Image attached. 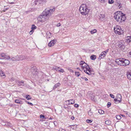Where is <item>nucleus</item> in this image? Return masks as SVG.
Listing matches in <instances>:
<instances>
[{"label":"nucleus","mask_w":131,"mask_h":131,"mask_svg":"<svg viewBox=\"0 0 131 131\" xmlns=\"http://www.w3.org/2000/svg\"><path fill=\"white\" fill-rule=\"evenodd\" d=\"M106 55L103 52L101 53V54L100 55L99 59H101L103 58Z\"/></svg>","instance_id":"dca6fc26"},{"label":"nucleus","mask_w":131,"mask_h":131,"mask_svg":"<svg viewBox=\"0 0 131 131\" xmlns=\"http://www.w3.org/2000/svg\"><path fill=\"white\" fill-rule=\"evenodd\" d=\"M97 31V30L96 29H94L92 30H91L90 32L91 34H94L96 33Z\"/></svg>","instance_id":"2f4dec72"},{"label":"nucleus","mask_w":131,"mask_h":131,"mask_svg":"<svg viewBox=\"0 0 131 131\" xmlns=\"http://www.w3.org/2000/svg\"><path fill=\"white\" fill-rule=\"evenodd\" d=\"M115 19L119 22H122L126 19L125 15L123 14L121 12L116 13L114 16Z\"/></svg>","instance_id":"f03ea898"},{"label":"nucleus","mask_w":131,"mask_h":131,"mask_svg":"<svg viewBox=\"0 0 131 131\" xmlns=\"http://www.w3.org/2000/svg\"><path fill=\"white\" fill-rule=\"evenodd\" d=\"M86 131H89V130H86Z\"/></svg>","instance_id":"680f3d73"},{"label":"nucleus","mask_w":131,"mask_h":131,"mask_svg":"<svg viewBox=\"0 0 131 131\" xmlns=\"http://www.w3.org/2000/svg\"><path fill=\"white\" fill-rule=\"evenodd\" d=\"M81 78H82L83 79L85 80V81H87L88 80V79L86 77L83 78V77H81Z\"/></svg>","instance_id":"a18cd8bd"},{"label":"nucleus","mask_w":131,"mask_h":131,"mask_svg":"<svg viewBox=\"0 0 131 131\" xmlns=\"http://www.w3.org/2000/svg\"><path fill=\"white\" fill-rule=\"evenodd\" d=\"M129 53H130V55H131V51Z\"/></svg>","instance_id":"13d9d810"},{"label":"nucleus","mask_w":131,"mask_h":131,"mask_svg":"<svg viewBox=\"0 0 131 131\" xmlns=\"http://www.w3.org/2000/svg\"><path fill=\"white\" fill-rule=\"evenodd\" d=\"M89 5L87 4H83L80 6L79 10L81 13L83 15H85L88 13L89 11L88 9Z\"/></svg>","instance_id":"7ed1b4c3"},{"label":"nucleus","mask_w":131,"mask_h":131,"mask_svg":"<svg viewBox=\"0 0 131 131\" xmlns=\"http://www.w3.org/2000/svg\"><path fill=\"white\" fill-rule=\"evenodd\" d=\"M118 5H118V7H119V8H121V7L122 6V5L121 4V3H118Z\"/></svg>","instance_id":"49530a36"},{"label":"nucleus","mask_w":131,"mask_h":131,"mask_svg":"<svg viewBox=\"0 0 131 131\" xmlns=\"http://www.w3.org/2000/svg\"><path fill=\"white\" fill-rule=\"evenodd\" d=\"M0 56L3 58H5V54L4 53H1L0 55Z\"/></svg>","instance_id":"a878e982"},{"label":"nucleus","mask_w":131,"mask_h":131,"mask_svg":"<svg viewBox=\"0 0 131 131\" xmlns=\"http://www.w3.org/2000/svg\"><path fill=\"white\" fill-rule=\"evenodd\" d=\"M5 125L8 127H11L12 126V124L10 123L9 122H7Z\"/></svg>","instance_id":"b1692460"},{"label":"nucleus","mask_w":131,"mask_h":131,"mask_svg":"<svg viewBox=\"0 0 131 131\" xmlns=\"http://www.w3.org/2000/svg\"><path fill=\"white\" fill-rule=\"evenodd\" d=\"M98 112L100 114H103L104 113V112L102 110H98Z\"/></svg>","instance_id":"bb28decb"},{"label":"nucleus","mask_w":131,"mask_h":131,"mask_svg":"<svg viewBox=\"0 0 131 131\" xmlns=\"http://www.w3.org/2000/svg\"><path fill=\"white\" fill-rule=\"evenodd\" d=\"M71 118L72 120H73L74 119V116H72L71 117Z\"/></svg>","instance_id":"603ef678"},{"label":"nucleus","mask_w":131,"mask_h":131,"mask_svg":"<svg viewBox=\"0 0 131 131\" xmlns=\"http://www.w3.org/2000/svg\"><path fill=\"white\" fill-rule=\"evenodd\" d=\"M88 114L90 116H91L93 115V113L91 111V110H90L88 112Z\"/></svg>","instance_id":"473e14b6"},{"label":"nucleus","mask_w":131,"mask_h":131,"mask_svg":"<svg viewBox=\"0 0 131 131\" xmlns=\"http://www.w3.org/2000/svg\"><path fill=\"white\" fill-rule=\"evenodd\" d=\"M22 101L19 100H15V102L16 103L21 104Z\"/></svg>","instance_id":"c85d7f7f"},{"label":"nucleus","mask_w":131,"mask_h":131,"mask_svg":"<svg viewBox=\"0 0 131 131\" xmlns=\"http://www.w3.org/2000/svg\"><path fill=\"white\" fill-rule=\"evenodd\" d=\"M53 68L55 70H56L57 71H58L59 70V67H53Z\"/></svg>","instance_id":"a19ab883"},{"label":"nucleus","mask_w":131,"mask_h":131,"mask_svg":"<svg viewBox=\"0 0 131 131\" xmlns=\"http://www.w3.org/2000/svg\"><path fill=\"white\" fill-rule=\"evenodd\" d=\"M40 117L41 118H44V117H45V116L44 115H40Z\"/></svg>","instance_id":"09e8293b"},{"label":"nucleus","mask_w":131,"mask_h":131,"mask_svg":"<svg viewBox=\"0 0 131 131\" xmlns=\"http://www.w3.org/2000/svg\"><path fill=\"white\" fill-rule=\"evenodd\" d=\"M44 2L43 0H35L34 3L35 5H36L43 4Z\"/></svg>","instance_id":"9d476101"},{"label":"nucleus","mask_w":131,"mask_h":131,"mask_svg":"<svg viewBox=\"0 0 131 131\" xmlns=\"http://www.w3.org/2000/svg\"><path fill=\"white\" fill-rule=\"evenodd\" d=\"M77 69L80 70V69L79 68H77Z\"/></svg>","instance_id":"5fc2aeb1"},{"label":"nucleus","mask_w":131,"mask_h":131,"mask_svg":"<svg viewBox=\"0 0 131 131\" xmlns=\"http://www.w3.org/2000/svg\"><path fill=\"white\" fill-rule=\"evenodd\" d=\"M84 71L89 75H91L92 74L93 71L90 67L89 65L85 63L83 67H81Z\"/></svg>","instance_id":"39448f33"},{"label":"nucleus","mask_w":131,"mask_h":131,"mask_svg":"<svg viewBox=\"0 0 131 131\" xmlns=\"http://www.w3.org/2000/svg\"><path fill=\"white\" fill-rule=\"evenodd\" d=\"M86 122L88 123H91L92 122V120L91 119H87L86 120Z\"/></svg>","instance_id":"58836bf2"},{"label":"nucleus","mask_w":131,"mask_h":131,"mask_svg":"<svg viewBox=\"0 0 131 131\" xmlns=\"http://www.w3.org/2000/svg\"><path fill=\"white\" fill-rule=\"evenodd\" d=\"M99 19L100 20H102L105 18V16L103 14H100L99 15Z\"/></svg>","instance_id":"f3484780"},{"label":"nucleus","mask_w":131,"mask_h":131,"mask_svg":"<svg viewBox=\"0 0 131 131\" xmlns=\"http://www.w3.org/2000/svg\"><path fill=\"white\" fill-rule=\"evenodd\" d=\"M105 123L106 124L110 125L111 124V122L109 120H107L105 121Z\"/></svg>","instance_id":"5701e85b"},{"label":"nucleus","mask_w":131,"mask_h":131,"mask_svg":"<svg viewBox=\"0 0 131 131\" xmlns=\"http://www.w3.org/2000/svg\"><path fill=\"white\" fill-rule=\"evenodd\" d=\"M37 28V27L34 25H32L31 27V30L29 32V33L30 35H31L34 32V30Z\"/></svg>","instance_id":"9b49d317"},{"label":"nucleus","mask_w":131,"mask_h":131,"mask_svg":"<svg viewBox=\"0 0 131 131\" xmlns=\"http://www.w3.org/2000/svg\"><path fill=\"white\" fill-rule=\"evenodd\" d=\"M124 42L122 40L119 41L117 42V46L118 47L120 48H123L124 47Z\"/></svg>","instance_id":"6e6552de"},{"label":"nucleus","mask_w":131,"mask_h":131,"mask_svg":"<svg viewBox=\"0 0 131 131\" xmlns=\"http://www.w3.org/2000/svg\"><path fill=\"white\" fill-rule=\"evenodd\" d=\"M11 60L13 61H18L17 56L16 57H13L11 58Z\"/></svg>","instance_id":"cd10ccee"},{"label":"nucleus","mask_w":131,"mask_h":131,"mask_svg":"<svg viewBox=\"0 0 131 131\" xmlns=\"http://www.w3.org/2000/svg\"><path fill=\"white\" fill-rule=\"evenodd\" d=\"M116 97V98L118 99V100H119L120 101H121L122 96L121 94H117Z\"/></svg>","instance_id":"aec40b11"},{"label":"nucleus","mask_w":131,"mask_h":131,"mask_svg":"<svg viewBox=\"0 0 131 131\" xmlns=\"http://www.w3.org/2000/svg\"><path fill=\"white\" fill-rule=\"evenodd\" d=\"M68 102V105L73 104L74 103V100H70L67 101Z\"/></svg>","instance_id":"4468645a"},{"label":"nucleus","mask_w":131,"mask_h":131,"mask_svg":"<svg viewBox=\"0 0 131 131\" xmlns=\"http://www.w3.org/2000/svg\"><path fill=\"white\" fill-rule=\"evenodd\" d=\"M116 118L118 120L121 119V116L119 115H116Z\"/></svg>","instance_id":"7c9ffc66"},{"label":"nucleus","mask_w":131,"mask_h":131,"mask_svg":"<svg viewBox=\"0 0 131 131\" xmlns=\"http://www.w3.org/2000/svg\"><path fill=\"white\" fill-rule=\"evenodd\" d=\"M75 75L76 76L79 77L80 75V74L79 72H75Z\"/></svg>","instance_id":"c9c22d12"},{"label":"nucleus","mask_w":131,"mask_h":131,"mask_svg":"<svg viewBox=\"0 0 131 131\" xmlns=\"http://www.w3.org/2000/svg\"><path fill=\"white\" fill-rule=\"evenodd\" d=\"M18 57V61L20 60H23L25 59L27 61H29L30 60L29 59V57H25V56L23 55H20L19 56H18L17 55Z\"/></svg>","instance_id":"0eeeda50"},{"label":"nucleus","mask_w":131,"mask_h":131,"mask_svg":"<svg viewBox=\"0 0 131 131\" xmlns=\"http://www.w3.org/2000/svg\"><path fill=\"white\" fill-rule=\"evenodd\" d=\"M96 56L94 55H92L90 57V58L91 60H94L96 58Z\"/></svg>","instance_id":"393cba45"},{"label":"nucleus","mask_w":131,"mask_h":131,"mask_svg":"<svg viewBox=\"0 0 131 131\" xmlns=\"http://www.w3.org/2000/svg\"><path fill=\"white\" fill-rule=\"evenodd\" d=\"M114 2V1L113 0H109L108 3L110 4H112Z\"/></svg>","instance_id":"f704fd0d"},{"label":"nucleus","mask_w":131,"mask_h":131,"mask_svg":"<svg viewBox=\"0 0 131 131\" xmlns=\"http://www.w3.org/2000/svg\"><path fill=\"white\" fill-rule=\"evenodd\" d=\"M84 64H85V63L84 61H81L80 64V66H81V67H83V65Z\"/></svg>","instance_id":"c756f323"},{"label":"nucleus","mask_w":131,"mask_h":131,"mask_svg":"<svg viewBox=\"0 0 131 131\" xmlns=\"http://www.w3.org/2000/svg\"><path fill=\"white\" fill-rule=\"evenodd\" d=\"M75 126V127L77 128V125H76Z\"/></svg>","instance_id":"bf43d9fd"},{"label":"nucleus","mask_w":131,"mask_h":131,"mask_svg":"<svg viewBox=\"0 0 131 131\" xmlns=\"http://www.w3.org/2000/svg\"><path fill=\"white\" fill-rule=\"evenodd\" d=\"M52 36V34L50 32L47 31L46 33V37L48 38H49Z\"/></svg>","instance_id":"ddd939ff"},{"label":"nucleus","mask_w":131,"mask_h":131,"mask_svg":"<svg viewBox=\"0 0 131 131\" xmlns=\"http://www.w3.org/2000/svg\"><path fill=\"white\" fill-rule=\"evenodd\" d=\"M55 10L54 8L52 9L49 8L46 9L38 17V21L43 23L47 20Z\"/></svg>","instance_id":"f257e3e1"},{"label":"nucleus","mask_w":131,"mask_h":131,"mask_svg":"<svg viewBox=\"0 0 131 131\" xmlns=\"http://www.w3.org/2000/svg\"><path fill=\"white\" fill-rule=\"evenodd\" d=\"M14 2H12L11 3H10V4H14Z\"/></svg>","instance_id":"4d7b16f0"},{"label":"nucleus","mask_w":131,"mask_h":131,"mask_svg":"<svg viewBox=\"0 0 131 131\" xmlns=\"http://www.w3.org/2000/svg\"><path fill=\"white\" fill-rule=\"evenodd\" d=\"M61 24L60 23H59L58 24H57L56 25V26L57 27H59L60 26H61Z\"/></svg>","instance_id":"c03bdc74"},{"label":"nucleus","mask_w":131,"mask_h":131,"mask_svg":"<svg viewBox=\"0 0 131 131\" xmlns=\"http://www.w3.org/2000/svg\"><path fill=\"white\" fill-rule=\"evenodd\" d=\"M61 131H66L65 130H64V129H62L61 130Z\"/></svg>","instance_id":"6e6d98bb"},{"label":"nucleus","mask_w":131,"mask_h":131,"mask_svg":"<svg viewBox=\"0 0 131 131\" xmlns=\"http://www.w3.org/2000/svg\"><path fill=\"white\" fill-rule=\"evenodd\" d=\"M26 98L27 100H30L31 99V98L30 97V96L28 95L26 96Z\"/></svg>","instance_id":"72a5a7b5"},{"label":"nucleus","mask_w":131,"mask_h":131,"mask_svg":"<svg viewBox=\"0 0 131 131\" xmlns=\"http://www.w3.org/2000/svg\"><path fill=\"white\" fill-rule=\"evenodd\" d=\"M60 85V84L59 83H58L55 84L53 88V89L54 90L56 88L59 86Z\"/></svg>","instance_id":"412c9836"},{"label":"nucleus","mask_w":131,"mask_h":131,"mask_svg":"<svg viewBox=\"0 0 131 131\" xmlns=\"http://www.w3.org/2000/svg\"><path fill=\"white\" fill-rule=\"evenodd\" d=\"M99 1L101 3H104L106 1V0H99Z\"/></svg>","instance_id":"4c0bfd02"},{"label":"nucleus","mask_w":131,"mask_h":131,"mask_svg":"<svg viewBox=\"0 0 131 131\" xmlns=\"http://www.w3.org/2000/svg\"><path fill=\"white\" fill-rule=\"evenodd\" d=\"M115 33L117 34L121 35L123 33V31L121 29L120 27L118 26H116L114 28Z\"/></svg>","instance_id":"423d86ee"},{"label":"nucleus","mask_w":131,"mask_h":131,"mask_svg":"<svg viewBox=\"0 0 131 131\" xmlns=\"http://www.w3.org/2000/svg\"><path fill=\"white\" fill-rule=\"evenodd\" d=\"M110 96L113 99L114 98V96L112 94H110Z\"/></svg>","instance_id":"79ce46f5"},{"label":"nucleus","mask_w":131,"mask_h":131,"mask_svg":"<svg viewBox=\"0 0 131 131\" xmlns=\"http://www.w3.org/2000/svg\"><path fill=\"white\" fill-rule=\"evenodd\" d=\"M109 50V49H108L107 50L103 52L106 55L107 54V53L108 51Z\"/></svg>","instance_id":"e433bc0d"},{"label":"nucleus","mask_w":131,"mask_h":131,"mask_svg":"<svg viewBox=\"0 0 131 131\" xmlns=\"http://www.w3.org/2000/svg\"><path fill=\"white\" fill-rule=\"evenodd\" d=\"M0 75L3 78H4L6 76L5 73L2 70H0Z\"/></svg>","instance_id":"2eb2a0df"},{"label":"nucleus","mask_w":131,"mask_h":131,"mask_svg":"<svg viewBox=\"0 0 131 131\" xmlns=\"http://www.w3.org/2000/svg\"><path fill=\"white\" fill-rule=\"evenodd\" d=\"M74 106L75 107H79V106L78 104H75Z\"/></svg>","instance_id":"de8ad7c7"},{"label":"nucleus","mask_w":131,"mask_h":131,"mask_svg":"<svg viewBox=\"0 0 131 131\" xmlns=\"http://www.w3.org/2000/svg\"><path fill=\"white\" fill-rule=\"evenodd\" d=\"M8 57H9V58H9V56H8Z\"/></svg>","instance_id":"052dcab7"},{"label":"nucleus","mask_w":131,"mask_h":131,"mask_svg":"<svg viewBox=\"0 0 131 131\" xmlns=\"http://www.w3.org/2000/svg\"><path fill=\"white\" fill-rule=\"evenodd\" d=\"M115 62L116 63L121 66H126L130 64V62L128 60L122 58L116 59Z\"/></svg>","instance_id":"20e7f679"},{"label":"nucleus","mask_w":131,"mask_h":131,"mask_svg":"<svg viewBox=\"0 0 131 131\" xmlns=\"http://www.w3.org/2000/svg\"><path fill=\"white\" fill-rule=\"evenodd\" d=\"M114 100L115 103L116 104H117L118 103H119L121 102L119 101V100H118V99L117 98L114 99Z\"/></svg>","instance_id":"4be33fe9"},{"label":"nucleus","mask_w":131,"mask_h":131,"mask_svg":"<svg viewBox=\"0 0 131 131\" xmlns=\"http://www.w3.org/2000/svg\"><path fill=\"white\" fill-rule=\"evenodd\" d=\"M121 115L123 117H125V116L124 115Z\"/></svg>","instance_id":"864d4df0"},{"label":"nucleus","mask_w":131,"mask_h":131,"mask_svg":"<svg viewBox=\"0 0 131 131\" xmlns=\"http://www.w3.org/2000/svg\"><path fill=\"white\" fill-rule=\"evenodd\" d=\"M127 78L130 80H131V72H128L127 73Z\"/></svg>","instance_id":"6ab92c4d"},{"label":"nucleus","mask_w":131,"mask_h":131,"mask_svg":"<svg viewBox=\"0 0 131 131\" xmlns=\"http://www.w3.org/2000/svg\"><path fill=\"white\" fill-rule=\"evenodd\" d=\"M131 36H127L126 38V41L128 43H130L131 41Z\"/></svg>","instance_id":"a211bd4d"},{"label":"nucleus","mask_w":131,"mask_h":131,"mask_svg":"<svg viewBox=\"0 0 131 131\" xmlns=\"http://www.w3.org/2000/svg\"><path fill=\"white\" fill-rule=\"evenodd\" d=\"M16 82L18 85L19 86H24V82L22 80L20 81H17Z\"/></svg>","instance_id":"f8f14e48"},{"label":"nucleus","mask_w":131,"mask_h":131,"mask_svg":"<svg viewBox=\"0 0 131 131\" xmlns=\"http://www.w3.org/2000/svg\"><path fill=\"white\" fill-rule=\"evenodd\" d=\"M111 105V104L110 102H108V103H107V107H109Z\"/></svg>","instance_id":"37998d69"},{"label":"nucleus","mask_w":131,"mask_h":131,"mask_svg":"<svg viewBox=\"0 0 131 131\" xmlns=\"http://www.w3.org/2000/svg\"><path fill=\"white\" fill-rule=\"evenodd\" d=\"M56 42V39H54L53 40H52L48 43V46L50 47L54 45Z\"/></svg>","instance_id":"1a4fd4ad"},{"label":"nucleus","mask_w":131,"mask_h":131,"mask_svg":"<svg viewBox=\"0 0 131 131\" xmlns=\"http://www.w3.org/2000/svg\"><path fill=\"white\" fill-rule=\"evenodd\" d=\"M14 78H12L10 80V81H14Z\"/></svg>","instance_id":"8fccbe9b"},{"label":"nucleus","mask_w":131,"mask_h":131,"mask_svg":"<svg viewBox=\"0 0 131 131\" xmlns=\"http://www.w3.org/2000/svg\"><path fill=\"white\" fill-rule=\"evenodd\" d=\"M58 71L59 72H64L63 70L62 69H61L58 70Z\"/></svg>","instance_id":"ea45409f"},{"label":"nucleus","mask_w":131,"mask_h":131,"mask_svg":"<svg viewBox=\"0 0 131 131\" xmlns=\"http://www.w3.org/2000/svg\"><path fill=\"white\" fill-rule=\"evenodd\" d=\"M27 103L31 105V106H33V104L29 102H27Z\"/></svg>","instance_id":"3c124183"}]
</instances>
